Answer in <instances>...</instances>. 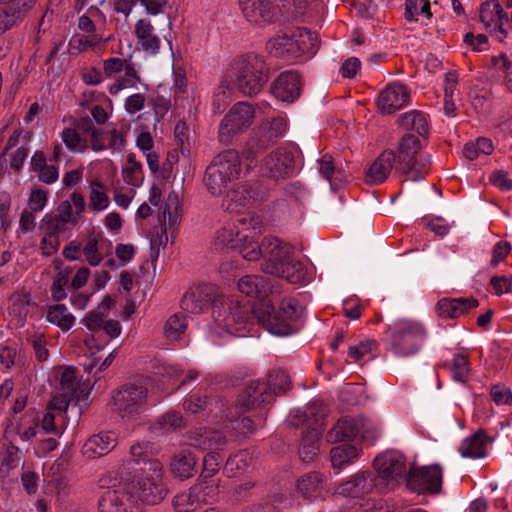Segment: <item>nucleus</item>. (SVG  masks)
<instances>
[{"mask_svg":"<svg viewBox=\"0 0 512 512\" xmlns=\"http://www.w3.org/2000/svg\"><path fill=\"white\" fill-rule=\"evenodd\" d=\"M150 442H138L130 448V458L120 471L129 494L141 506L156 505L167 495L162 480V463L154 457Z\"/></svg>","mask_w":512,"mask_h":512,"instance_id":"nucleus-1","label":"nucleus"},{"mask_svg":"<svg viewBox=\"0 0 512 512\" xmlns=\"http://www.w3.org/2000/svg\"><path fill=\"white\" fill-rule=\"evenodd\" d=\"M269 304L267 301L261 306L241 305L232 300H222L216 303L212 312L215 323L235 336H245L250 333L254 323L262 325L271 334L287 336L291 334V327L277 315L268 314Z\"/></svg>","mask_w":512,"mask_h":512,"instance_id":"nucleus-2","label":"nucleus"},{"mask_svg":"<svg viewBox=\"0 0 512 512\" xmlns=\"http://www.w3.org/2000/svg\"><path fill=\"white\" fill-rule=\"evenodd\" d=\"M270 78V69L263 57L247 53L236 57L226 73L227 88L236 89L243 96L258 95Z\"/></svg>","mask_w":512,"mask_h":512,"instance_id":"nucleus-3","label":"nucleus"},{"mask_svg":"<svg viewBox=\"0 0 512 512\" xmlns=\"http://www.w3.org/2000/svg\"><path fill=\"white\" fill-rule=\"evenodd\" d=\"M241 156L234 149L220 152L206 168L204 184L212 196H220L228 184L240 177Z\"/></svg>","mask_w":512,"mask_h":512,"instance_id":"nucleus-4","label":"nucleus"},{"mask_svg":"<svg viewBox=\"0 0 512 512\" xmlns=\"http://www.w3.org/2000/svg\"><path fill=\"white\" fill-rule=\"evenodd\" d=\"M389 349L397 357H410L415 355L423 345L427 330L417 321L399 320L388 326Z\"/></svg>","mask_w":512,"mask_h":512,"instance_id":"nucleus-5","label":"nucleus"},{"mask_svg":"<svg viewBox=\"0 0 512 512\" xmlns=\"http://www.w3.org/2000/svg\"><path fill=\"white\" fill-rule=\"evenodd\" d=\"M276 57L298 58L304 54L315 53L317 35L304 27H293L280 32L269 41Z\"/></svg>","mask_w":512,"mask_h":512,"instance_id":"nucleus-6","label":"nucleus"},{"mask_svg":"<svg viewBox=\"0 0 512 512\" xmlns=\"http://www.w3.org/2000/svg\"><path fill=\"white\" fill-rule=\"evenodd\" d=\"M422 149L419 138L413 134H405L395 152V169L401 174H411L413 181L422 180L428 172L429 155H421Z\"/></svg>","mask_w":512,"mask_h":512,"instance_id":"nucleus-7","label":"nucleus"},{"mask_svg":"<svg viewBox=\"0 0 512 512\" xmlns=\"http://www.w3.org/2000/svg\"><path fill=\"white\" fill-rule=\"evenodd\" d=\"M148 389L142 384L126 383L112 393L113 410L122 418H133L147 409Z\"/></svg>","mask_w":512,"mask_h":512,"instance_id":"nucleus-8","label":"nucleus"},{"mask_svg":"<svg viewBox=\"0 0 512 512\" xmlns=\"http://www.w3.org/2000/svg\"><path fill=\"white\" fill-rule=\"evenodd\" d=\"M255 110L247 102H238L232 106L222 119L218 137L222 143H230L233 137L242 133L253 123Z\"/></svg>","mask_w":512,"mask_h":512,"instance_id":"nucleus-9","label":"nucleus"},{"mask_svg":"<svg viewBox=\"0 0 512 512\" xmlns=\"http://www.w3.org/2000/svg\"><path fill=\"white\" fill-rule=\"evenodd\" d=\"M261 269L267 274L277 276L283 273V267L293 256V247L276 237H265L262 240Z\"/></svg>","mask_w":512,"mask_h":512,"instance_id":"nucleus-10","label":"nucleus"},{"mask_svg":"<svg viewBox=\"0 0 512 512\" xmlns=\"http://www.w3.org/2000/svg\"><path fill=\"white\" fill-rule=\"evenodd\" d=\"M443 482L440 465L411 468L406 475L407 487L419 494H437L441 491Z\"/></svg>","mask_w":512,"mask_h":512,"instance_id":"nucleus-11","label":"nucleus"},{"mask_svg":"<svg viewBox=\"0 0 512 512\" xmlns=\"http://www.w3.org/2000/svg\"><path fill=\"white\" fill-rule=\"evenodd\" d=\"M376 477H379L383 490L387 489L389 481L398 477H406V459L404 455L396 450H388L379 454L373 461Z\"/></svg>","mask_w":512,"mask_h":512,"instance_id":"nucleus-12","label":"nucleus"},{"mask_svg":"<svg viewBox=\"0 0 512 512\" xmlns=\"http://www.w3.org/2000/svg\"><path fill=\"white\" fill-rule=\"evenodd\" d=\"M219 494V484L216 479H202L198 477L197 482L189 489L187 494L176 497L177 506L186 505L195 511L201 504H212Z\"/></svg>","mask_w":512,"mask_h":512,"instance_id":"nucleus-13","label":"nucleus"},{"mask_svg":"<svg viewBox=\"0 0 512 512\" xmlns=\"http://www.w3.org/2000/svg\"><path fill=\"white\" fill-rule=\"evenodd\" d=\"M216 287L212 284H201L187 291L181 299V308L191 314H199L222 300L216 298Z\"/></svg>","mask_w":512,"mask_h":512,"instance_id":"nucleus-14","label":"nucleus"},{"mask_svg":"<svg viewBox=\"0 0 512 512\" xmlns=\"http://www.w3.org/2000/svg\"><path fill=\"white\" fill-rule=\"evenodd\" d=\"M98 507L100 512H143L141 504L133 499L125 486L105 491Z\"/></svg>","mask_w":512,"mask_h":512,"instance_id":"nucleus-15","label":"nucleus"},{"mask_svg":"<svg viewBox=\"0 0 512 512\" xmlns=\"http://www.w3.org/2000/svg\"><path fill=\"white\" fill-rule=\"evenodd\" d=\"M381 481L379 477H376V472L370 470L361 471L340 484L336 491L339 495L345 497L361 498L371 493L374 489L382 491Z\"/></svg>","mask_w":512,"mask_h":512,"instance_id":"nucleus-16","label":"nucleus"},{"mask_svg":"<svg viewBox=\"0 0 512 512\" xmlns=\"http://www.w3.org/2000/svg\"><path fill=\"white\" fill-rule=\"evenodd\" d=\"M179 201L177 195L170 194L164 205H161L160 212L158 215V221L161 225V231H157L155 235L151 237L150 245L151 250H155L157 247H165L168 242L166 219L168 218V228L175 229L180 222V215L178 213Z\"/></svg>","mask_w":512,"mask_h":512,"instance_id":"nucleus-17","label":"nucleus"},{"mask_svg":"<svg viewBox=\"0 0 512 512\" xmlns=\"http://www.w3.org/2000/svg\"><path fill=\"white\" fill-rule=\"evenodd\" d=\"M262 172L273 179L291 177L295 173L293 152L286 148H278L271 152L264 158Z\"/></svg>","mask_w":512,"mask_h":512,"instance_id":"nucleus-18","label":"nucleus"},{"mask_svg":"<svg viewBox=\"0 0 512 512\" xmlns=\"http://www.w3.org/2000/svg\"><path fill=\"white\" fill-rule=\"evenodd\" d=\"M260 185L258 183L244 182L234 185L225 194L221 207L228 212H239L258 199Z\"/></svg>","mask_w":512,"mask_h":512,"instance_id":"nucleus-19","label":"nucleus"},{"mask_svg":"<svg viewBox=\"0 0 512 512\" xmlns=\"http://www.w3.org/2000/svg\"><path fill=\"white\" fill-rule=\"evenodd\" d=\"M232 441V435L225 432L207 428H195L189 430L186 435L187 445L201 451L222 450Z\"/></svg>","mask_w":512,"mask_h":512,"instance_id":"nucleus-20","label":"nucleus"},{"mask_svg":"<svg viewBox=\"0 0 512 512\" xmlns=\"http://www.w3.org/2000/svg\"><path fill=\"white\" fill-rule=\"evenodd\" d=\"M275 399V393L269 389L265 381L252 380L239 395L237 406L247 411L255 408L265 407Z\"/></svg>","mask_w":512,"mask_h":512,"instance_id":"nucleus-21","label":"nucleus"},{"mask_svg":"<svg viewBox=\"0 0 512 512\" xmlns=\"http://www.w3.org/2000/svg\"><path fill=\"white\" fill-rule=\"evenodd\" d=\"M238 290L248 297L257 299L252 306H261L262 303L267 301L269 304L268 314L273 312V304L269 298V294L272 291V285L270 280L261 275H245L239 279Z\"/></svg>","mask_w":512,"mask_h":512,"instance_id":"nucleus-22","label":"nucleus"},{"mask_svg":"<svg viewBox=\"0 0 512 512\" xmlns=\"http://www.w3.org/2000/svg\"><path fill=\"white\" fill-rule=\"evenodd\" d=\"M271 90L278 100L292 103L297 100L301 94V76L293 71L282 72L273 82Z\"/></svg>","mask_w":512,"mask_h":512,"instance_id":"nucleus-23","label":"nucleus"},{"mask_svg":"<svg viewBox=\"0 0 512 512\" xmlns=\"http://www.w3.org/2000/svg\"><path fill=\"white\" fill-rule=\"evenodd\" d=\"M244 17L251 23L265 25L276 18V11L269 0H238Z\"/></svg>","mask_w":512,"mask_h":512,"instance_id":"nucleus-24","label":"nucleus"},{"mask_svg":"<svg viewBox=\"0 0 512 512\" xmlns=\"http://www.w3.org/2000/svg\"><path fill=\"white\" fill-rule=\"evenodd\" d=\"M410 93L407 87L393 83L382 90L377 99V106L382 113L391 114L408 103Z\"/></svg>","mask_w":512,"mask_h":512,"instance_id":"nucleus-25","label":"nucleus"},{"mask_svg":"<svg viewBox=\"0 0 512 512\" xmlns=\"http://www.w3.org/2000/svg\"><path fill=\"white\" fill-rule=\"evenodd\" d=\"M395 164V152L391 149L384 150L366 169L364 181L369 186L384 183L390 175Z\"/></svg>","mask_w":512,"mask_h":512,"instance_id":"nucleus-26","label":"nucleus"},{"mask_svg":"<svg viewBox=\"0 0 512 512\" xmlns=\"http://www.w3.org/2000/svg\"><path fill=\"white\" fill-rule=\"evenodd\" d=\"M296 490L301 497L310 501L324 499L327 493L326 477L316 471L306 473L297 480Z\"/></svg>","mask_w":512,"mask_h":512,"instance_id":"nucleus-27","label":"nucleus"},{"mask_svg":"<svg viewBox=\"0 0 512 512\" xmlns=\"http://www.w3.org/2000/svg\"><path fill=\"white\" fill-rule=\"evenodd\" d=\"M479 305L473 297L442 298L437 302L438 315L443 319H456Z\"/></svg>","mask_w":512,"mask_h":512,"instance_id":"nucleus-28","label":"nucleus"},{"mask_svg":"<svg viewBox=\"0 0 512 512\" xmlns=\"http://www.w3.org/2000/svg\"><path fill=\"white\" fill-rule=\"evenodd\" d=\"M117 445L113 432H100L92 435L83 445L82 453L89 459L102 457L111 452Z\"/></svg>","mask_w":512,"mask_h":512,"instance_id":"nucleus-29","label":"nucleus"},{"mask_svg":"<svg viewBox=\"0 0 512 512\" xmlns=\"http://www.w3.org/2000/svg\"><path fill=\"white\" fill-rule=\"evenodd\" d=\"M362 428L363 422L361 419L342 417L328 431L327 440L332 443L353 441L360 434Z\"/></svg>","mask_w":512,"mask_h":512,"instance_id":"nucleus-30","label":"nucleus"},{"mask_svg":"<svg viewBox=\"0 0 512 512\" xmlns=\"http://www.w3.org/2000/svg\"><path fill=\"white\" fill-rule=\"evenodd\" d=\"M278 140L268 133L262 131L259 125L247 140L242 149L241 156L251 163L254 162L259 154L263 153L270 146L274 145Z\"/></svg>","mask_w":512,"mask_h":512,"instance_id":"nucleus-31","label":"nucleus"},{"mask_svg":"<svg viewBox=\"0 0 512 512\" xmlns=\"http://www.w3.org/2000/svg\"><path fill=\"white\" fill-rule=\"evenodd\" d=\"M326 409L322 403L313 402L303 412H297L292 418L291 425L295 428L306 426L307 429L316 428L322 433Z\"/></svg>","mask_w":512,"mask_h":512,"instance_id":"nucleus-32","label":"nucleus"},{"mask_svg":"<svg viewBox=\"0 0 512 512\" xmlns=\"http://www.w3.org/2000/svg\"><path fill=\"white\" fill-rule=\"evenodd\" d=\"M196 464V456L190 450H182L172 457L170 471L174 477L183 481L195 475Z\"/></svg>","mask_w":512,"mask_h":512,"instance_id":"nucleus-33","label":"nucleus"},{"mask_svg":"<svg viewBox=\"0 0 512 512\" xmlns=\"http://www.w3.org/2000/svg\"><path fill=\"white\" fill-rule=\"evenodd\" d=\"M488 437L483 430H478L470 437L464 439L458 449L462 457L483 458L486 456Z\"/></svg>","mask_w":512,"mask_h":512,"instance_id":"nucleus-34","label":"nucleus"},{"mask_svg":"<svg viewBox=\"0 0 512 512\" xmlns=\"http://www.w3.org/2000/svg\"><path fill=\"white\" fill-rule=\"evenodd\" d=\"M319 173L329 181L333 190L338 189L342 182H347L349 175L341 167L334 164L333 157L329 154L323 155L318 160Z\"/></svg>","mask_w":512,"mask_h":512,"instance_id":"nucleus-35","label":"nucleus"},{"mask_svg":"<svg viewBox=\"0 0 512 512\" xmlns=\"http://www.w3.org/2000/svg\"><path fill=\"white\" fill-rule=\"evenodd\" d=\"M266 419V413H251L250 410H246L241 413L237 418L231 421L232 428L237 431L238 434L247 436L252 434L258 427L264 425Z\"/></svg>","mask_w":512,"mask_h":512,"instance_id":"nucleus-36","label":"nucleus"},{"mask_svg":"<svg viewBox=\"0 0 512 512\" xmlns=\"http://www.w3.org/2000/svg\"><path fill=\"white\" fill-rule=\"evenodd\" d=\"M135 34L145 51L156 54L160 48V39L154 34V27L147 19H140L135 25Z\"/></svg>","mask_w":512,"mask_h":512,"instance_id":"nucleus-37","label":"nucleus"},{"mask_svg":"<svg viewBox=\"0 0 512 512\" xmlns=\"http://www.w3.org/2000/svg\"><path fill=\"white\" fill-rule=\"evenodd\" d=\"M321 432L316 428L306 429L302 432L301 445L298 451L299 458L304 463L312 462L318 455Z\"/></svg>","mask_w":512,"mask_h":512,"instance_id":"nucleus-38","label":"nucleus"},{"mask_svg":"<svg viewBox=\"0 0 512 512\" xmlns=\"http://www.w3.org/2000/svg\"><path fill=\"white\" fill-rule=\"evenodd\" d=\"M251 463V454L247 450H240L229 456L223 468V473L230 478L237 477L245 473Z\"/></svg>","mask_w":512,"mask_h":512,"instance_id":"nucleus-39","label":"nucleus"},{"mask_svg":"<svg viewBox=\"0 0 512 512\" xmlns=\"http://www.w3.org/2000/svg\"><path fill=\"white\" fill-rule=\"evenodd\" d=\"M60 392L64 396L70 397V399L81 400L84 396V389L81 388L79 381L77 380L76 372L73 368H66L60 379Z\"/></svg>","mask_w":512,"mask_h":512,"instance_id":"nucleus-40","label":"nucleus"},{"mask_svg":"<svg viewBox=\"0 0 512 512\" xmlns=\"http://www.w3.org/2000/svg\"><path fill=\"white\" fill-rule=\"evenodd\" d=\"M46 319L57 325L62 331H68L75 323V317L68 312L64 304H55L48 307Z\"/></svg>","mask_w":512,"mask_h":512,"instance_id":"nucleus-41","label":"nucleus"},{"mask_svg":"<svg viewBox=\"0 0 512 512\" xmlns=\"http://www.w3.org/2000/svg\"><path fill=\"white\" fill-rule=\"evenodd\" d=\"M400 125L406 130H414L420 136L428 135V123L423 113L413 110L400 116Z\"/></svg>","mask_w":512,"mask_h":512,"instance_id":"nucleus-42","label":"nucleus"},{"mask_svg":"<svg viewBox=\"0 0 512 512\" xmlns=\"http://www.w3.org/2000/svg\"><path fill=\"white\" fill-rule=\"evenodd\" d=\"M304 312V308L299 304V302L294 298L283 299L280 304V310L278 312L275 311L273 307L272 314L277 315L280 319L286 321V323L290 326L289 321L298 320ZM291 333L294 332V329L291 328Z\"/></svg>","mask_w":512,"mask_h":512,"instance_id":"nucleus-43","label":"nucleus"},{"mask_svg":"<svg viewBox=\"0 0 512 512\" xmlns=\"http://www.w3.org/2000/svg\"><path fill=\"white\" fill-rule=\"evenodd\" d=\"M359 455V449L351 444H343L334 447L330 451V458L333 467L341 468L351 463Z\"/></svg>","mask_w":512,"mask_h":512,"instance_id":"nucleus-44","label":"nucleus"},{"mask_svg":"<svg viewBox=\"0 0 512 512\" xmlns=\"http://www.w3.org/2000/svg\"><path fill=\"white\" fill-rule=\"evenodd\" d=\"M255 235L243 234L240 238L239 246L235 250L242 255V257L248 261H256L260 259L262 255V243L254 240Z\"/></svg>","mask_w":512,"mask_h":512,"instance_id":"nucleus-45","label":"nucleus"},{"mask_svg":"<svg viewBox=\"0 0 512 512\" xmlns=\"http://www.w3.org/2000/svg\"><path fill=\"white\" fill-rule=\"evenodd\" d=\"M67 224V220L60 218L55 213H47L41 220L39 231L43 235L59 237L60 233L66 231Z\"/></svg>","mask_w":512,"mask_h":512,"instance_id":"nucleus-46","label":"nucleus"},{"mask_svg":"<svg viewBox=\"0 0 512 512\" xmlns=\"http://www.w3.org/2000/svg\"><path fill=\"white\" fill-rule=\"evenodd\" d=\"M283 273H279L277 277L286 279L291 284H298L302 282L306 275L304 265L293 258V256L285 263Z\"/></svg>","mask_w":512,"mask_h":512,"instance_id":"nucleus-47","label":"nucleus"},{"mask_svg":"<svg viewBox=\"0 0 512 512\" xmlns=\"http://www.w3.org/2000/svg\"><path fill=\"white\" fill-rule=\"evenodd\" d=\"M127 162L129 165L122 170L123 179L127 184L138 187L142 183V164L134 153L127 155Z\"/></svg>","mask_w":512,"mask_h":512,"instance_id":"nucleus-48","label":"nucleus"},{"mask_svg":"<svg viewBox=\"0 0 512 512\" xmlns=\"http://www.w3.org/2000/svg\"><path fill=\"white\" fill-rule=\"evenodd\" d=\"M265 383L269 386V389L275 393V396L278 393L286 392L291 385L288 374L281 369L270 371L267 375V381H265Z\"/></svg>","mask_w":512,"mask_h":512,"instance_id":"nucleus-49","label":"nucleus"},{"mask_svg":"<svg viewBox=\"0 0 512 512\" xmlns=\"http://www.w3.org/2000/svg\"><path fill=\"white\" fill-rule=\"evenodd\" d=\"M469 371L468 356L464 353L455 354L450 365L452 378L455 381L464 383L468 379Z\"/></svg>","mask_w":512,"mask_h":512,"instance_id":"nucleus-50","label":"nucleus"},{"mask_svg":"<svg viewBox=\"0 0 512 512\" xmlns=\"http://www.w3.org/2000/svg\"><path fill=\"white\" fill-rule=\"evenodd\" d=\"M161 373L163 376H167L170 380H172L174 384L179 383L178 387L186 385L198 377L197 371H188L185 373L184 370L173 365L162 366Z\"/></svg>","mask_w":512,"mask_h":512,"instance_id":"nucleus-51","label":"nucleus"},{"mask_svg":"<svg viewBox=\"0 0 512 512\" xmlns=\"http://www.w3.org/2000/svg\"><path fill=\"white\" fill-rule=\"evenodd\" d=\"M425 15L427 18L432 16L429 0H406L405 2V19L415 21L416 15Z\"/></svg>","mask_w":512,"mask_h":512,"instance_id":"nucleus-52","label":"nucleus"},{"mask_svg":"<svg viewBox=\"0 0 512 512\" xmlns=\"http://www.w3.org/2000/svg\"><path fill=\"white\" fill-rule=\"evenodd\" d=\"M490 64L496 71L504 74L505 84L509 90H512V61L508 55L501 53L498 56H492Z\"/></svg>","mask_w":512,"mask_h":512,"instance_id":"nucleus-53","label":"nucleus"},{"mask_svg":"<svg viewBox=\"0 0 512 512\" xmlns=\"http://www.w3.org/2000/svg\"><path fill=\"white\" fill-rule=\"evenodd\" d=\"M241 231L238 229L235 233L230 228H221L217 231L215 245L217 247H227L235 250L239 246Z\"/></svg>","mask_w":512,"mask_h":512,"instance_id":"nucleus-54","label":"nucleus"},{"mask_svg":"<svg viewBox=\"0 0 512 512\" xmlns=\"http://www.w3.org/2000/svg\"><path fill=\"white\" fill-rule=\"evenodd\" d=\"M61 137L66 147L73 152H83L87 148V142L83 139L76 128H65Z\"/></svg>","mask_w":512,"mask_h":512,"instance_id":"nucleus-55","label":"nucleus"},{"mask_svg":"<svg viewBox=\"0 0 512 512\" xmlns=\"http://www.w3.org/2000/svg\"><path fill=\"white\" fill-rule=\"evenodd\" d=\"M99 238L100 234L91 235L86 241L82 250L87 262L91 266H97L103 260L102 255L99 253Z\"/></svg>","mask_w":512,"mask_h":512,"instance_id":"nucleus-56","label":"nucleus"},{"mask_svg":"<svg viewBox=\"0 0 512 512\" xmlns=\"http://www.w3.org/2000/svg\"><path fill=\"white\" fill-rule=\"evenodd\" d=\"M220 454L217 450L209 451L203 459V470L199 475L202 479L210 478L214 479L220 468Z\"/></svg>","mask_w":512,"mask_h":512,"instance_id":"nucleus-57","label":"nucleus"},{"mask_svg":"<svg viewBox=\"0 0 512 512\" xmlns=\"http://www.w3.org/2000/svg\"><path fill=\"white\" fill-rule=\"evenodd\" d=\"M238 225L236 228L241 231V235H243L244 231L250 230L252 235H258L262 232V219L259 215L256 214H245L240 216L237 219Z\"/></svg>","mask_w":512,"mask_h":512,"instance_id":"nucleus-58","label":"nucleus"},{"mask_svg":"<svg viewBox=\"0 0 512 512\" xmlns=\"http://www.w3.org/2000/svg\"><path fill=\"white\" fill-rule=\"evenodd\" d=\"M156 424L162 432L168 433L183 425V417L180 412L170 411L160 416L157 419Z\"/></svg>","mask_w":512,"mask_h":512,"instance_id":"nucleus-59","label":"nucleus"},{"mask_svg":"<svg viewBox=\"0 0 512 512\" xmlns=\"http://www.w3.org/2000/svg\"><path fill=\"white\" fill-rule=\"evenodd\" d=\"M102 188H103L102 184L98 181H94L91 184L89 206L92 210H95V211L103 210L109 204L108 196L106 195L105 192L101 191Z\"/></svg>","mask_w":512,"mask_h":512,"instance_id":"nucleus-60","label":"nucleus"},{"mask_svg":"<svg viewBox=\"0 0 512 512\" xmlns=\"http://www.w3.org/2000/svg\"><path fill=\"white\" fill-rule=\"evenodd\" d=\"M27 343L32 346L36 359L39 362H44L48 359L49 351L46 348V338L43 333H33L28 335Z\"/></svg>","mask_w":512,"mask_h":512,"instance_id":"nucleus-61","label":"nucleus"},{"mask_svg":"<svg viewBox=\"0 0 512 512\" xmlns=\"http://www.w3.org/2000/svg\"><path fill=\"white\" fill-rule=\"evenodd\" d=\"M260 126L262 127L263 132L270 134L278 140L286 133L287 121L283 117H276L271 120L263 121Z\"/></svg>","mask_w":512,"mask_h":512,"instance_id":"nucleus-62","label":"nucleus"},{"mask_svg":"<svg viewBox=\"0 0 512 512\" xmlns=\"http://www.w3.org/2000/svg\"><path fill=\"white\" fill-rule=\"evenodd\" d=\"M260 126L262 127L263 132L270 134L278 140L286 133L287 121L283 117H276L271 120L263 121Z\"/></svg>","mask_w":512,"mask_h":512,"instance_id":"nucleus-63","label":"nucleus"},{"mask_svg":"<svg viewBox=\"0 0 512 512\" xmlns=\"http://www.w3.org/2000/svg\"><path fill=\"white\" fill-rule=\"evenodd\" d=\"M23 16L18 11L7 8L6 5L0 7V35L18 25Z\"/></svg>","mask_w":512,"mask_h":512,"instance_id":"nucleus-64","label":"nucleus"}]
</instances>
